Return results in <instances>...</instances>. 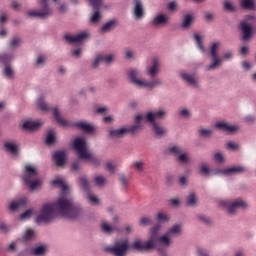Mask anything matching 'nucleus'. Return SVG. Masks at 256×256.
Returning <instances> with one entry per match:
<instances>
[{
	"label": "nucleus",
	"mask_w": 256,
	"mask_h": 256,
	"mask_svg": "<svg viewBox=\"0 0 256 256\" xmlns=\"http://www.w3.org/2000/svg\"><path fill=\"white\" fill-rule=\"evenodd\" d=\"M72 147L82 161H87V163H92V165H99V159L91 153L89 150V143H87V139L83 136H77L72 141Z\"/></svg>",
	"instance_id": "4"
},
{
	"label": "nucleus",
	"mask_w": 256,
	"mask_h": 256,
	"mask_svg": "<svg viewBox=\"0 0 256 256\" xmlns=\"http://www.w3.org/2000/svg\"><path fill=\"white\" fill-rule=\"evenodd\" d=\"M51 184L54 187H59L60 189H62V197H67L69 185L65 183V180L62 177H56L54 180H52Z\"/></svg>",
	"instance_id": "23"
},
{
	"label": "nucleus",
	"mask_w": 256,
	"mask_h": 256,
	"mask_svg": "<svg viewBox=\"0 0 256 256\" xmlns=\"http://www.w3.org/2000/svg\"><path fill=\"white\" fill-rule=\"evenodd\" d=\"M131 248L134 249V251H153L156 249L159 255V242H157V234H155V230L151 228L150 230V236L146 242H141V240L136 239L132 245Z\"/></svg>",
	"instance_id": "6"
},
{
	"label": "nucleus",
	"mask_w": 256,
	"mask_h": 256,
	"mask_svg": "<svg viewBox=\"0 0 256 256\" xmlns=\"http://www.w3.org/2000/svg\"><path fill=\"white\" fill-rule=\"evenodd\" d=\"M185 149L181 145L172 144L164 150L165 155H172V157H178Z\"/></svg>",
	"instance_id": "24"
},
{
	"label": "nucleus",
	"mask_w": 256,
	"mask_h": 256,
	"mask_svg": "<svg viewBox=\"0 0 256 256\" xmlns=\"http://www.w3.org/2000/svg\"><path fill=\"white\" fill-rule=\"evenodd\" d=\"M143 119H145V116L138 114L135 117V124L126 127V133H137L138 131H141L143 127Z\"/></svg>",
	"instance_id": "20"
},
{
	"label": "nucleus",
	"mask_w": 256,
	"mask_h": 256,
	"mask_svg": "<svg viewBox=\"0 0 256 256\" xmlns=\"http://www.w3.org/2000/svg\"><path fill=\"white\" fill-rule=\"evenodd\" d=\"M27 203V199H21V200H12L9 203V209L13 212L17 211L19 207H23Z\"/></svg>",
	"instance_id": "39"
},
{
	"label": "nucleus",
	"mask_w": 256,
	"mask_h": 256,
	"mask_svg": "<svg viewBox=\"0 0 256 256\" xmlns=\"http://www.w3.org/2000/svg\"><path fill=\"white\" fill-rule=\"evenodd\" d=\"M26 15H27V17H29L30 19H33V18L41 19V12H40V10H35V9L28 10V11L26 12Z\"/></svg>",
	"instance_id": "57"
},
{
	"label": "nucleus",
	"mask_w": 256,
	"mask_h": 256,
	"mask_svg": "<svg viewBox=\"0 0 256 256\" xmlns=\"http://www.w3.org/2000/svg\"><path fill=\"white\" fill-rule=\"evenodd\" d=\"M219 49H221V42H213L210 45V57L212 62L206 67V71H216L223 65V59L219 57Z\"/></svg>",
	"instance_id": "9"
},
{
	"label": "nucleus",
	"mask_w": 256,
	"mask_h": 256,
	"mask_svg": "<svg viewBox=\"0 0 256 256\" xmlns=\"http://www.w3.org/2000/svg\"><path fill=\"white\" fill-rule=\"evenodd\" d=\"M39 175V170L37 166L33 164H25L24 171L22 173V181L25 183H31L33 179H37Z\"/></svg>",
	"instance_id": "11"
},
{
	"label": "nucleus",
	"mask_w": 256,
	"mask_h": 256,
	"mask_svg": "<svg viewBox=\"0 0 256 256\" xmlns=\"http://www.w3.org/2000/svg\"><path fill=\"white\" fill-rule=\"evenodd\" d=\"M45 65H47V56L39 54L35 59L34 66L36 69H43Z\"/></svg>",
	"instance_id": "36"
},
{
	"label": "nucleus",
	"mask_w": 256,
	"mask_h": 256,
	"mask_svg": "<svg viewBox=\"0 0 256 256\" xmlns=\"http://www.w3.org/2000/svg\"><path fill=\"white\" fill-rule=\"evenodd\" d=\"M115 27H117V20L116 19L109 20L104 25H102L100 29V33H102L103 35H105V33H111V31H113Z\"/></svg>",
	"instance_id": "30"
},
{
	"label": "nucleus",
	"mask_w": 256,
	"mask_h": 256,
	"mask_svg": "<svg viewBox=\"0 0 256 256\" xmlns=\"http://www.w3.org/2000/svg\"><path fill=\"white\" fill-rule=\"evenodd\" d=\"M161 73V58L154 56L150 65L146 67V75L153 79L149 81L143 77V72L139 68H129L126 71V77L129 83L136 89H147V91H153L155 87H162L163 79L157 78Z\"/></svg>",
	"instance_id": "2"
},
{
	"label": "nucleus",
	"mask_w": 256,
	"mask_h": 256,
	"mask_svg": "<svg viewBox=\"0 0 256 256\" xmlns=\"http://www.w3.org/2000/svg\"><path fill=\"white\" fill-rule=\"evenodd\" d=\"M187 207H197L199 205V199L197 198V194L195 192H190L186 198Z\"/></svg>",
	"instance_id": "33"
},
{
	"label": "nucleus",
	"mask_w": 256,
	"mask_h": 256,
	"mask_svg": "<svg viewBox=\"0 0 256 256\" xmlns=\"http://www.w3.org/2000/svg\"><path fill=\"white\" fill-rule=\"evenodd\" d=\"M94 182L96 187H100V189H103V187L107 185V178H105V176L103 175H96L94 177Z\"/></svg>",
	"instance_id": "47"
},
{
	"label": "nucleus",
	"mask_w": 256,
	"mask_h": 256,
	"mask_svg": "<svg viewBox=\"0 0 256 256\" xmlns=\"http://www.w3.org/2000/svg\"><path fill=\"white\" fill-rule=\"evenodd\" d=\"M150 125L152 132L154 133L155 137H158V139H161L167 135V128L161 126L159 122H151Z\"/></svg>",
	"instance_id": "21"
},
{
	"label": "nucleus",
	"mask_w": 256,
	"mask_h": 256,
	"mask_svg": "<svg viewBox=\"0 0 256 256\" xmlns=\"http://www.w3.org/2000/svg\"><path fill=\"white\" fill-rule=\"evenodd\" d=\"M102 61H104V63H106L107 65H111V63L115 61V54H106L102 56Z\"/></svg>",
	"instance_id": "61"
},
{
	"label": "nucleus",
	"mask_w": 256,
	"mask_h": 256,
	"mask_svg": "<svg viewBox=\"0 0 256 256\" xmlns=\"http://www.w3.org/2000/svg\"><path fill=\"white\" fill-rule=\"evenodd\" d=\"M224 11H228V13H235L237 11V5L234 2L225 0L223 2Z\"/></svg>",
	"instance_id": "46"
},
{
	"label": "nucleus",
	"mask_w": 256,
	"mask_h": 256,
	"mask_svg": "<svg viewBox=\"0 0 256 256\" xmlns=\"http://www.w3.org/2000/svg\"><path fill=\"white\" fill-rule=\"evenodd\" d=\"M169 21V15L165 13H158L152 19V25L153 27H167V25H169Z\"/></svg>",
	"instance_id": "17"
},
{
	"label": "nucleus",
	"mask_w": 256,
	"mask_h": 256,
	"mask_svg": "<svg viewBox=\"0 0 256 256\" xmlns=\"http://www.w3.org/2000/svg\"><path fill=\"white\" fill-rule=\"evenodd\" d=\"M247 171H248L247 166H243V165L231 166V167H228V177L230 175H242L243 173H247Z\"/></svg>",
	"instance_id": "27"
},
{
	"label": "nucleus",
	"mask_w": 256,
	"mask_h": 256,
	"mask_svg": "<svg viewBox=\"0 0 256 256\" xmlns=\"http://www.w3.org/2000/svg\"><path fill=\"white\" fill-rule=\"evenodd\" d=\"M196 254L197 256H211V253L209 252V250L199 246L196 248Z\"/></svg>",
	"instance_id": "63"
},
{
	"label": "nucleus",
	"mask_w": 256,
	"mask_h": 256,
	"mask_svg": "<svg viewBox=\"0 0 256 256\" xmlns=\"http://www.w3.org/2000/svg\"><path fill=\"white\" fill-rule=\"evenodd\" d=\"M3 76L6 79H15V68H13L11 64H6L3 69Z\"/></svg>",
	"instance_id": "38"
},
{
	"label": "nucleus",
	"mask_w": 256,
	"mask_h": 256,
	"mask_svg": "<svg viewBox=\"0 0 256 256\" xmlns=\"http://www.w3.org/2000/svg\"><path fill=\"white\" fill-rule=\"evenodd\" d=\"M86 199L88 201V203L90 205H92L93 207H97L99 205H101V199H99V197L95 194H93L92 192H86Z\"/></svg>",
	"instance_id": "32"
},
{
	"label": "nucleus",
	"mask_w": 256,
	"mask_h": 256,
	"mask_svg": "<svg viewBox=\"0 0 256 256\" xmlns=\"http://www.w3.org/2000/svg\"><path fill=\"white\" fill-rule=\"evenodd\" d=\"M152 231L156 234V241L159 247L160 256H168L167 250L173 246V239L175 237H181L183 235V224H173L164 234L161 233V225L157 224L152 227Z\"/></svg>",
	"instance_id": "3"
},
{
	"label": "nucleus",
	"mask_w": 256,
	"mask_h": 256,
	"mask_svg": "<svg viewBox=\"0 0 256 256\" xmlns=\"http://www.w3.org/2000/svg\"><path fill=\"white\" fill-rule=\"evenodd\" d=\"M125 135H127L126 127L112 129L109 131V137H111V139H121V137H125Z\"/></svg>",
	"instance_id": "29"
},
{
	"label": "nucleus",
	"mask_w": 256,
	"mask_h": 256,
	"mask_svg": "<svg viewBox=\"0 0 256 256\" xmlns=\"http://www.w3.org/2000/svg\"><path fill=\"white\" fill-rule=\"evenodd\" d=\"M148 123H158L157 121H163L167 117V110L159 108L154 111H150L144 116Z\"/></svg>",
	"instance_id": "12"
},
{
	"label": "nucleus",
	"mask_w": 256,
	"mask_h": 256,
	"mask_svg": "<svg viewBox=\"0 0 256 256\" xmlns=\"http://www.w3.org/2000/svg\"><path fill=\"white\" fill-rule=\"evenodd\" d=\"M53 159L57 167H63L67 160V153L65 151H57L53 154Z\"/></svg>",
	"instance_id": "25"
},
{
	"label": "nucleus",
	"mask_w": 256,
	"mask_h": 256,
	"mask_svg": "<svg viewBox=\"0 0 256 256\" xmlns=\"http://www.w3.org/2000/svg\"><path fill=\"white\" fill-rule=\"evenodd\" d=\"M201 137H211L213 135V129L211 128H202L199 130Z\"/></svg>",
	"instance_id": "62"
},
{
	"label": "nucleus",
	"mask_w": 256,
	"mask_h": 256,
	"mask_svg": "<svg viewBox=\"0 0 256 256\" xmlns=\"http://www.w3.org/2000/svg\"><path fill=\"white\" fill-rule=\"evenodd\" d=\"M47 253V246H36L32 249V255L43 256Z\"/></svg>",
	"instance_id": "52"
},
{
	"label": "nucleus",
	"mask_w": 256,
	"mask_h": 256,
	"mask_svg": "<svg viewBox=\"0 0 256 256\" xmlns=\"http://www.w3.org/2000/svg\"><path fill=\"white\" fill-rule=\"evenodd\" d=\"M55 217L77 221L85 217V209L71 196H60L52 203H44L36 217V223H51Z\"/></svg>",
	"instance_id": "1"
},
{
	"label": "nucleus",
	"mask_w": 256,
	"mask_h": 256,
	"mask_svg": "<svg viewBox=\"0 0 256 256\" xmlns=\"http://www.w3.org/2000/svg\"><path fill=\"white\" fill-rule=\"evenodd\" d=\"M43 121L28 119L22 123V129L25 131H37L39 127H43Z\"/></svg>",
	"instance_id": "19"
},
{
	"label": "nucleus",
	"mask_w": 256,
	"mask_h": 256,
	"mask_svg": "<svg viewBox=\"0 0 256 256\" xmlns=\"http://www.w3.org/2000/svg\"><path fill=\"white\" fill-rule=\"evenodd\" d=\"M100 229L103 233L111 235V233H113L117 228L111 225L109 222L102 220L100 223Z\"/></svg>",
	"instance_id": "34"
},
{
	"label": "nucleus",
	"mask_w": 256,
	"mask_h": 256,
	"mask_svg": "<svg viewBox=\"0 0 256 256\" xmlns=\"http://www.w3.org/2000/svg\"><path fill=\"white\" fill-rule=\"evenodd\" d=\"M25 185L28 186L30 191H37V189L41 188L42 182L40 179L35 178L33 180H30V182H26Z\"/></svg>",
	"instance_id": "42"
},
{
	"label": "nucleus",
	"mask_w": 256,
	"mask_h": 256,
	"mask_svg": "<svg viewBox=\"0 0 256 256\" xmlns=\"http://www.w3.org/2000/svg\"><path fill=\"white\" fill-rule=\"evenodd\" d=\"M233 51L232 50H226L223 52L222 57L220 59H222V61H231V59H233Z\"/></svg>",
	"instance_id": "60"
},
{
	"label": "nucleus",
	"mask_w": 256,
	"mask_h": 256,
	"mask_svg": "<svg viewBox=\"0 0 256 256\" xmlns=\"http://www.w3.org/2000/svg\"><path fill=\"white\" fill-rule=\"evenodd\" d=\"M156 219L158 223H170L171 215L160 211L156 214Z\"/></svg>",
	"instance_id": "44"
},
{
	"label": "nucleus",
	"mask_w": 256,
	"mask_h": 256,
	"mask_svg": "<svg viewBox=\"0 0 256 256\" xmlns=\"http://www.w3.org/2000/svg\"><path fill=\"white\" fill-rule=\"evenodd\" d=\"M124 57L127 61H135L137 59V51L133 48H126L124 50Z\"/></svg>",
	"instance_id": "43"
},
{
	"label": "nucleus",
	"mask_w": 256,
	"mask_h": 256,
	"mask_svg": "<svg viewBox=\"0 0 256 256\" xmlns=\"http://www.w3.org/2000/svg\"><path fill=\"white\" fill-rule=\"evenodd\" d=\"M196 217L199 223H202L203 225H211V218L207 217V215L198 214Z\"/></svg>",
	"instance_id": "56"
},
{
	"label": "nucleus",
	"mask_w": 256,
	"mask_h": 256,
	"mask_svg": "<svg viewBox=\"0 0 256 256\" xmlns=\"http://www.w3.org/2000/svg\"><path fill=\"white\" fill-rule=\"evenodd\" d=\"M133 17L135 21H141L145 17V7L141 0H134Z\"/></svg>",
	"instance_id": "16"
},
{
	"label": "nucleus",
	"mask_w": 256,
	"mask_h": 256,
	"mask_svg": "<svg viewBox=\"0 0 256 256\" xmlns=\"http://www.w3.org/2000/svg\"><path fill=\"white\" fill-rule=\"evenodd\" d=\"M214 159L216 161V163H220V165H223V163H225V154L222 152H216L214 154Z\"/></svg>",
	"instance_id": "59"
},
{
	"label": "nucleus",
	"mask_w": 256,
	"mask_h": 256,
	"mask_svg": "<svg viewBox=\"0 0 256 256\" xmlns=\"http://www.w3.org/2000/svg\"><path fill=\"white\" fill-rule=\"evenodd\" d=\"M213 175H225L226 177H229V172H228V168H216L213 171Z\"/></svg>",
	"instance_id": "64"
},
{
	"label": "nucleus",
	"mask_w": 256,
	"mask_h": 256,
	"mask_svg": "<svg viewBox=\"0 0 256 256\" xmlns=\"http://www.w3.org/2000/svg\"><path fill=\"white\" fill-rule=\"evenodd\" d=\"M193 15L186 14L182 20L181 29H184V31H187V29H191V26L193 25Z\"/></svg>",
	"instance_id": "35"
},
{
	"label": "nucleus",
	"mask_w": 256,
	"mask_h": 256,
	"mask_svg": "<svg viewBox=\"0 0 256 256\" xmlns=\"http://www.w3.org/2000/svg\"><path fill=\"white\" fill-rule=\"evenodd\" d=\"M57 141V133L55 130L51 129L48 131L46 136V144L53 145Z\"/></svg>",
	"instance_id": "48"
},
{
	"label": "nucleus",
	"mask_w": 256,
	"mask_h": 256,
	"mask_svg": "<svg viewBox=\"0 0 256 256\" xmlns=\"http://www.w3.org/2000/svg\"><path fill=\"white\" fill-rule=\"evenodd\" d=\"M215 127L219 131H223V133H228V135H233V133H237L241 129L239 124H232L225 121L216 122Z\"/></svg>",
	"instance_id": "14"
},
{
	"label": "nucleus",
	"mask_w": 256,
	"mask_h": 256,
	"mask_svg": "<svg viewBox=\"0 0 256 256\" xmlns=\"http://www.w3.org/2000/svg\"><path fill=\"white\" fill-rule=\"evenodd\" d=\"M218 207L228 213V215H237V209H248L249 204L243 198H236L234 200H220Z\"/></svg>",
	"instance_id": "7"
},
{
	"label": "nucleus",
	"mask_w": 256,
	"mask_h": 256,
	"mask_svg": "<svg viewBox=\"0 0 256 256\" xmlns=\"http://www.w3.org/2000/svg\"><path fill=\"white\" fill-rule=\"evenodd\" d=\"M176 161L181 165H191V156L187 150H182V152L176 158Z\"/></svg>",
	"instance_id": "28"
},
{
	"label": "nucleus",
	"mask_w": 256,
	"mask_h": 256,
	"mask_svg": "<svg viewBox=\"0 0 256 256\" xmlns=\"http://www.w3.org/2000/svg\"><path fill=\"white\" fill-rule=\"evenodd\" d=\"M31 239H35V230L28 228L23 235V241H31Z\"/></svg>",
	"instance_id": "54"
},
{
	"label": "nucleus",
	"mask_w": 256,
	"mask_h": 256,
	"mask_svg": "<svg viewBox=\"0 0 256 256\" xmlns=\"http://www.w3.org/2000/svg\"><path fill=\"white\" fill-rule=\"evenodd\" d=\"M180 77L184 83H187L193 89H201V83H199V78L195 74L187 73L186 71L180 72Z\"/></svg>",
	"instance_id": "15"
},
{
	"label": "nucleus",
	"mask_w": 256,
	"mask_h": 256,
	"mask_svg": "<svg viewBox=\"0 0 256 256\" xmlns=\"http://www.w3.org/2000/svg\"><path fill=\"white\" fill-rule=\"evenodd\" d=\"M256 25V16L247 15L239 24V29L242 33L243 41H249L253 37V29Z\"/></svg>",
	"instance_id": "8"
},
{
	"label": "nucleus",
	"mask_w": 256,
	"mask_h": 256,
	"mask_svg": "<svg viewBox=\"0 0 256 256\" xmlns=\"http://www.w3.org/2000/svg\"><path fill=\"white\" fill-rule=\"evenodd\" d=\"M179 116L182 119H191V110L189 108H182L179 110Z\"/></svg>",
	"instance_id": "58"
},
{
	"label": "nucleus",
	"mask_w": 256,
	"mask_h": 256,
	"mask_svg": "<svg viewBox=\"0 0 256 256\" xmlns=\"http://www.w3.org/2000/svg\"><path fill=\"white\" fill-rule=\"evenodd\" d=\"M226 149H229V151H239V149H241V145L233 141H228L226 142Z\"/></svg>",
	"instance_id": "55"
},
{
	"label": "nucleus",
	"mask_w": 256,
	"mask_h": 256,
	"mask_svg": "<svg viewBox=\"0 0 256 256\" xmlns=\"http://www.w3.org/2000/svg\"><path fill=\"white\" fill-rule=\"evenodd\" d=\"M41 8L39 9L41 19H49V17H53V7L49 5V2L47 0H40Z\"/></svg>",
	"instance_id": "18"
},
{
	"label": "nucleus",
	"mask_w": 256,
	"mask_h": 256,
	"mask_svg": "<svg viewBox=\"0 0 256 256\" xmlns=\"http://www.w3.org/2000/svg\"><path fill=\"white\" fill-rule=\"evenodd\" d=\"M14 59H15L14 53H4L0 55V61L5 66L10 65L9 63H11Z\"/></svg>",
	"instance_id": "40"
},
{
	"label": "nucleus",
	"mask_w": 256,
	"mask_h": 256,
	"mask_svg": "<svg viewBox=\"0 0 256 256\" xmlns=\"http://www.w3.org/2000/svg\"><path fill=\"white\" fill-rule=\"evenodd\" d=\"M127 249H129V240L127 239L116 240L114 246L107 248L115 256H124Z\"/></svg>",
	"instance_id": "10"
},
{
	"label": "nucleus",
	"mask_w": 256,
	"mask_h": 256,
	"mask_svg": "<svg viewBox=\"0 0 256 256\" xmlns=\"http://www.w3.org/2000/svg\"><path fill=\"white\" fill-rule=\"evenodd\" d=\"M90 37H91V33H89V31H82L74 35H71V34L64 35V39L65 41H67V43H85V41L90 39Z\"/></svg>",
	"instance_id": "13"
},
{
	"label": "nucleus",
	"mask_w": 256,
	"mask_h": 256,
	"mask_svg": "<svg viewBox=\"0 0 256 256\" xmlns=\"http://www.w3.org/2000/svg\"><path fill=\"white\" fill-rule=\"evenodd\" d=\"M199 173L200 175H205V177H209L211 175V168L205 162H202L199 166Z\"/></svg>",
	"instance_id": "51"
},
{
	"label": "nucleus",
	"mask_w": 256,
	"mask_h": 256,
	"mask_svg": "<svg viewBox=\"0 0 256 256\" xmlns=\"http://www.w3.org/2000/svg\"><path fill=\"white\" fill-rule=\"evenodd\" d=\"M193 37L199 51L202 53H207V49H205V46H203V36H201L199 33H195Z\"/></svg>",
	"instance_id": "37"
},
{
	"label": "nucleus",
	"mask_w": 256,
	"mask_h": 256,
	"mask_svg": "<svg viewBox=\"0 0 256 256\" xmlns=\"http://www.w3.org/2000/svg\"><path fill=\"white\" fill-rule=\"evenodd\" d=\"M21 43H22L21 37L14 36L10 39L9 47L10 49H13V50L19 49V47H21Z\"/></svg>",
	"instance_id": "49"
},
{
	"label": "nucleus",
	"mask_w": 256,
	"mask_h": 256,
	"mask_svg": "<svg viewBox=\"0 0 256 256\" xmlns=\"http://www.w3.org/2000/svg\"><path fill=\"white\" fill-rule=\"evenodd\" d=\"M101 9H96V11L90 16V23L92 25H97L101 21Z\"/></svg>",
	"instance_id": "50"
},
{
	"label": "nucleus",
	"mask_w": 256,
	"mask_h": 256,
	"mask_svg": "<svg viewBox=\"0 0 256 256\" xmlns=\"http://www.w3.org/2000/svg\"><path fill=\"white\" fill-rule=\"evenodd\" d=\"M77 183L80 189H83L85 193H89V180L85 176L78 178Z\"/></svg>",
	"instance_id": "41"
},
{
	"label": "nucleus",
	"mask_w": 256,
	"mask_h": 256,
	"mask_svg": "<svg viewBox=\"0 0 256 256\" xmlns=\"http://www.w3.org/2000/svg\"><path fill=\"white\" fill-rule=\"evenodd\" d=\"M118 181H119L121 187H123V189H127V187H129V178L126 177L125 174H119Z\"/></svg>",
	"instance_id": "53"
},
{
	"label": "nucleus",
	"mask_w": 256,
	"mask_h": 256,
	"mask_svg": "<svg viewBox=\"0 0 256 256\" xmlns=\"http://www.w3.org/2000/svg\"><path fill=\"white\" fill-rule=\"evenodd\" d=\"M238 4L245 11H255L256 9L255 0H239Z\"/></svg>",
	"instance_id": "31"
},
{
	"label": "nucleus",
	"mask_w": 256,
	"mask_h": 256,
	"mask_svg": "<svg viewBox=\"0 0 256 256\" xmlns=\"http://www.w3.org/2000/svg\"><path fill=\"white\" fill-rule=\"evenodd\" d=\"M132 168L138 173L145 171V161L139 159L132 162Z\"/></svg>",
	"instance_id": "45"
},
{
	"label": "nucleus",
	"mask_w": 256,
	"mask_h": 256,
	"mask_svg": "<svg viewBox=\"0 0 256 256\" xmlns=\"http://www.w3.org/2000/svg\"><path fill=\"white\" fill-rule=\"evenodd\" d=\"M36 107L42 111V113H49L52 111V115L58 125H61L62 127H69V122L62 117L59 107H51V105H49V103H47L45 100V96H40L37 98Z\"/></svg>",
	"instance_id": "5"
},
{
	"label": "nucleus",
	"mask_w": 256,
	"mask_h": 256,
	"mask_svg": "<svg viewBox=\"0 0 256 256\" xmlns=\"http://www.w3.org/2000/svg\"><path fill=\"white\" fill-rule=\"evenodd\" d=\"M74 127L76 129H80V131H84V133H95V126L87 121H78L74 123Z\"/></svg>",
	"instance_id": "22"
},
{
	"label": "nucleus",
	"mask_w": 256,
	"mask_h": 256,
	"mask_svg": "<svg viewBox=\"0 0 256 256\" xmlns=\"http://www.w3.org/2000/svg\"><path fill=\"white\" fill-rule=\"evenodd\" d=\"M4 147L10 155H19V143L15 141H8L5 142Z\"/></svg>",
	"instance_id": "26"
}]
</instances>
